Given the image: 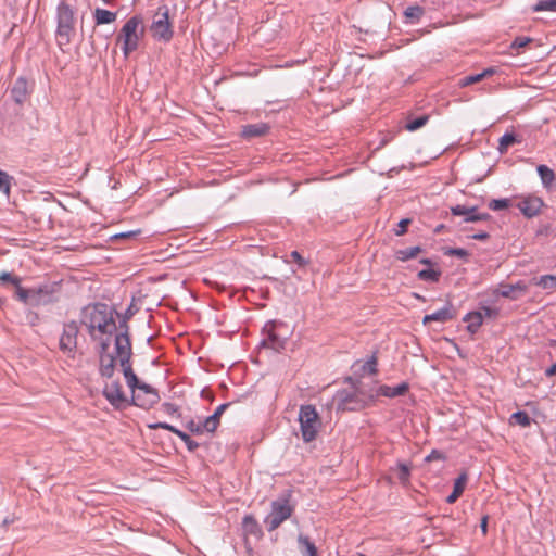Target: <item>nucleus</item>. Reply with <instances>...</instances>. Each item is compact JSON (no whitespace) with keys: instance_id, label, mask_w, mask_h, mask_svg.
<instances>
[{"instance_id":"nucleus-59","label":"nucleus","mask_w":556,"mask_h":556,"mask_svg":"<svg viewBox=\"0 0 556 556\" xmlns=\"http://www.w3.org/2000/svg\"><path fill=\"white\" fill-rule=\"evenodd\" d=\"M488 521H489V516L484 515L481 518V523H480V528H481L483 535H485L488 533Z\"/></svg>"},{"instance_id":"nucleus-3","label":"nucleus","mask_w":556,"mask_h":556,"mask_svg":"<svg viewBox=\"0 0 556 556\" xmlns=\"http://www.w3.org/2000/svg\"><path fill=\"white\" fill-rule=\"evenodd\" d=\"M56 42L60 48L68 46L75 35L76 17L74 9L65 1L56 8Z\"/></svg>"},{"instance_id":"nucleus-61","label":"nucleus","mask_w":556,"mask_h":556,"mask_svg":"<svg viewBox=\"0 0 556 556\" xmlns=\"http://www.w3.org/2000/svg\"><path fill=\"white\" fill-rule=\"evenodd\" d=\"M477 222L489 220L491 215L489 213H478L477 217H475Z\"/></svg>"},{"instance_id":"nucleus-46","label":"nucleus","mask_w":556,"mask_h":556,"mask_svg":"<svg viewBox=\"0 0 556 556\" xmlns=\"http://www.w3.org/2000/svg\"><path fill=\"white\" fill-rule=\"evenodd\" d=\"M187 429L193 434H202L205 430L203 427V422H195L194 420H190L186 425Z\"/></svg>"},{"instance_id":"nucleus-57","label":"nucleus","mask_w":556,"mask_h":556,"mask_svg":"<svg viewBox=\"0 0 556 556\" xmlns=\"http://www.w3.org/2000/svg\"><path fill=\"white\" fill-rule=\"evenodd\" d=\"M230 406V403L220 404L213 414H217V417L220 419L224 412Z\"/></svg>"},{"instance_id":"nucleus-39","label":"nucleus","mask_w":556,"mask_h":556,"mask_svg":"<svg viewBox=\"0 0 556 556\" xmlns=\"http://www.w3.org/2000/svg\"><path fill=\"white\" fill-rule=\"evenodd\" d=\"M488 206L492 211L506 210L510 206V200L509 199H493L489 202Z\"/></svg>"},{"instance_id":"nucleus-17","label":"nucleus","mask_w":556,"mask_h":556,"mask_svg":"<svg viewBox=\"0 0 556 556\" xmlns=\"http://www.w3.org/2000/svg\"><path fill=\"white\" fill-rule=\"evenodd\" d=\"M242 531L244 541L249 536H253L256 540H261L264 535L261 525L253 515H245L242 519Z\"/></svg>"},{"instance_id":"nucleus-26","label":"nucleus","mask_w":556,"mask_h":556,"mask_svg":"<svg viewBox=\"0 0 556 556\" xmlns=\"http://www.w3.org/2000/svg\"><path fill=\"white\" fill-rule=\"evenodd\" d=\"M93 17L97 25L110 24L115 22L117 14L115 12L97 8L93 12Z\"/></svg>"},{"instance_id":"nucleus-41","label":"nucleus","mask_w":556,"mask_h":556,"mask_svg":"<svg viewBox=\"0 0 556 556\" xmlns=\"http://www.w3.org/2000/svg\"><path fill=\"white\" fill-rule=\"evenodd\" d=\"M378 358L376 352L369 357V359L363 365V370L367 371L370 375H376L378 372L377 369Z\"/></svg>"},{"instance_id":"nucleus-55","label":"nucleus","mask_w":556,"mask_h":556,"mask_svg":"<svg viewBox=\"0 0 556 556\" xmlns=\"http://www.w3.org/2000/svg\"><path fill=\"white\" fill-rule=\"evenodd\" d=\"M140 231H128V232H121V233H117L115 236H113L114 239H125V238H130V237H135L136 235H138Z\"/></svg>"},{"instance_id":"nucleus-36","label":"nucleus","mask_w":556,"mask_h":556,"mask_svg":"<svg viewBox=\"0 0 556 556\" xmlns=\"http://www.w3.org/2000/svg\"><path fill=\"white\" fill-rule=\"evenodd\" d=\"M12 179L7 172L0 169V191L7 195L10 194Z\"/></svg>"},{"instance_id":"nucleus-48","label":"nucleus","mask_w":556,"mask_h":556,"mask_svg":"<svg viewBox=\"0 0 556 556\" xmlns=\"http://www.w3.org/2000/svg\"><path fill=\"white\" fill-rule=\"evenodd\" d=\"M412 223L409 218H404L397 224V228L394 230L396 236H403L407 231L408 225Z\"/></svg>"},{"instance_id":"nucleus-49","label":"nucleus","mask_w":556,"mask_h":556,"mask_svg":"<svg viewBox=\"0 0 556 556\" xmlns=\"http://www.w3.org/2000/svg\"><path fill=\"white\" fill-rule=\"evenodd\" d=\"M445 455L439 450H432L431 453L425 458L427 463L434 460H444Z\"/></svg>"},{"instance_id":"nucleus-12","label":"nucleus","mask_w":556,"mask_h":556,"mask_svg":"<svg viewBox=\"0 0 556 556\" xmlns=\"http://www.w3.org/2000/svg\"><path fill=\"white\" fill-rule=\"evenodd\" d=\"M58 285H42L38 288H34V307L41 305H48L58 301L56 292Z\"/></svg>"},{"instance_id":"nucleus-13","label":"nucleus","mask_w":556,"mask_h":556,"mask_svg":"<svg viewBox=\"0 0 556 556\" xmlns=\"http://www.w3.org/2000/svg\"><path fill=\"white\" fill-rule=\"evenodd\" d=\"M99 355V375L101 378L111 379L114 376L116 364H119V356L114 349V354L105 353Z\"/></svg>"},{"instance_id":"nucleus-60","label":"nucleus","mask_w":556,"mask_h":556,"mask_svg":"<svg viewBox=\"0 0 556 556\" xmlns=\"http://www.w3.org/2000/svg\"><path fill=\"white\" fill-rule=\"evenodd\" d=\"M459 496L460 495L458 493H456L455 491H452V493L446 497V502L448 504H453L459 498Z\"/></svg>"},{"instance_id":"nucleus-24","label":"nucleus","mask_w":556,"mask_h":556,"mask_svg":"<svg viewBox=\"0 0 556 556\" xmlns=\"http://www.w3.org/2000/svg\"><path fill=\"white\" fill-rule=\"evenodd\" d=\"M464 321L468 323L467 329L470 333H476L479 328L481 327L483 319H482V312H470L464 317Z\"/></svg>"},{"instance_id":"nucleus-21","label":"nucleus","mask_w":556,"mask_h":556,"mask_svg":"<svg viewBox=\"0 0 556 556\" xmlns=\"http://www.w3.org/2000/svg\"><path fill=\"white\" fill-rule=\"evenodd\" d=\"M451 213L455 216H465L464 220L466 223H476L478 212L477 206H465V205H455L451 207Z\"/></svg>"},{"instance_id":"nucleus-6","label":"nucleus","mask_w":556,"mask_h":556,"mask_svg":"<svg viewBox=\"0 0 556 556\" xmlns=\"http://www.w3.org/2000/svg\"><path fill=\"white\" fill-rule=\"evenodd\" d=\"M299 422L302 439L309 443L317 438L321 427L320 417L314 405H302L299 410Z\"/></svg>"},{"instance_id":"nucleus-4","label":"nucleus","mask_w":556,"mask_h":556,"mask_svg":"<svg viewBox=\"0 0 556 556\" xmlns=\"http://www.w3.org/2000/svg\"><path fill=\"white\" fill-rule=\"evenodd\" d=\"M295 506L291 503V492L287 491L270 504V511L265 517L264 523L267 531L278 529L294 513Z\"/></svg>"},{"instance_id":"nucleus-32","label":"nucleus","mask_w":556,"mask_h":556,"mask_svg":"<svg viewBox=\"0 0 556 556\" xmlns=\"http://www.w3.org/2000/svg\"><path fill=\"white\" fill-rule=\"evenodd\" d=\"M428 121H429V115H427V114H424V115L418 116L416 118L408 117L407 122H406V125H405V128L408 131H416L417 129H419L422 126H425Z\"/></svg>"},{"instance_id":"nucleus-63","label":"nucleus","mask_w":556,"mask_h":556,"mask_svg":"<svg viewBox=\"0 0 556 556\" xmlns=\"http://www.w3.org/2000/svg\"><path fill=\"white\" fill-rule=\"evenodd\" d=\"M420 263L425 264V265H431L432 264V262L429 258H422V260H420Z\"/></svg>"},{"instance_id":"nucleus-15","label":"nucleus","mask_w":556,"mask_h":556,"mask_svg":"<svg viewBox=\"0 0 556 556\" xmlns=\"http://www.w3.org/2000/svg\"><path fill=\"white\" fill-rule=\"evenodd\" d=\"M528 292V286L523 281L514 285L501 283L496 290V294L510 300H519Z\"/></svg>"},{"instance_id":"nucleus-14","label":"nucleus","mask_w":556,"mask_h":556,"mask_svg":"<svg viewBox=\"0 0 556 556\" xmlns=\"http://www.w3.org/2000/svg\"><path fill=\"white\" fill-rule=\"evenodd\" d=\"M543 205V200L536 195H527L517 203V207L528 218L539 215Z\"/></svg>"},{"instance_id":"nucleus-40","label":"nucleus","mask_w":556,"mask_h":556,"mask_svg":"<svg viewBox=\"0 0 556 556\" xmlns=\"http://www.w3.org/2000/svg\"><path fill=\"white\" fill-rule=\"evenodd\" d=\"M176 435L184 441V443L186 444L187 448L190 452H194L199 447V443L192 440L191 437L186 432L179 430L177 431Z\"/></svg>"},{"instance_id":"nucleus-11","label":"nucleus","mask_w":556,"mask_h":556,"mask_svg":"<svg viewBox=\"0 0 556 556\" xmlns=\"http://www.w3.org/2000/svg\"><path fill=\"white\" fill-rule=\"evenodd\" d=\"M78 333L79 328L77 321L71 320L63 325V331L60 338L59 346L60 350L68 356H74L77 348Z\"/></svg>"},{"instance_id":"nucleus-45","label":"nucleus","mask_w":556,"mask_h":556,"mask_svg":"<svg viewBox=\"0 0 556 556\" xmlns=\"http://www.w3.org/2000/svg\"><path fill=\"white\" fill-rule=\"evenodd\" d=\"M0 281L4 283H11L15 287L18 283H21V278L15 275H12L11 273H2L0 275Z\"/></svg>"},{"instance_id":"nucleus-43","label":"nucleus","mask_w":556,"mask_h":556,"mask_svg":"<svg viewBox=\"0 0 556 556\" xmlns=\"http://www.w3.org/2000/svg\"><path fill=\"white\" fill-rule=\"evenodd\" d=\"M467 480H468V477H467V473L466 472H463L460 473L455 482H454V486H453V491H455L456 493H458L459 495L463 494L464 490H465V486H466V483H467Z\"/></svg>"},{"instance_id":"nucleus-10","label":"nucleus","mask_w":556,"mask_h":556,"mask_svg":"<svg viewBox=\"0 0 556 556\" xmlns=\"http://www.w3.org/2000/svg\"><path fill=\"white\" fill-rule=\"evenodd\" d=\"M105 400L116 409L125 408L126 406H130V400L127 399L125 392L123 391L122 383L118 379L113 380L111 382H106L103 387L102 391Z\"/></svg>"},{"instance_id":"nucleus-2","label":"nucleus","mask_w":556,"mask_h":556,"mask_svg":"<svg viewBox=\"0 0 556 556\" xmlns=\"http://www.w3.org/2000/svg\"><path fill=\"white\" fill-rule=\"evenodd\" d=\"M115 311L104 303H93L85 306L80 312V325L87 329L91 340H97L100 334L112 336L117 326L114 318Z\"/></svg>"},{"instance_id":"nucleus-51","label":"nucleus","mask_w":556,"mask_h":556,"mask_svg":"<svg viewBox=\"0 0 556 556\" xmlns=\"http://www.w3.org/2000/svg\"><path fill=\"white\" fill-rule=\"evenodd\" d=\"M162 408L168 415H175L178 413V406L169 402L163 403Z\"/></svg>"},{"instance_id":"nucleus-54","label":"nucleus","mask_w":556,"mask_h":556,"mask_svg":"<svg viewBox=\"0 0 556 556\" xmlns=\"http://www.w3.org/2000/svg\"><path fill=\"white\" fill-rule=\"evenodd\" d=\"M472 239L478 241H485L490 238V235L485 231H480L471 236Z\"/></svg>"},{"instance_id":"nucleus-18","label":"nucleus","mask_w":556,"mask_h":556,"mask_svg":"<svg viewBox=\"0 0 556 556\" xmlns=\"http://www.w3.org/2000/svg\"><path fill=\"white\" fill-rule=\"evenodd\" d=\"M27 96L28 83L25 78L18 77L11 89V97L16 103L22 104L26 101Z\"/></svg>"},{"instance_id":"nucleus-44","label":"nucleus","mask_w":556,"mask_h":556,"mask_svg":"<svg viewBox=\"0 0 556 556\" xmlns=\"http://www.w3.org/2000/svg\"><path fill=\"white\" fill-rule=\"evenodd\" d=\"M444 254L448 256H456L464 260H467L469 256V252L463 248H448L444 251Z\"/></svg>"},{"instance_id":"nucleus-31","label":"nucleus","mask_w":556,"mask_h":556,"mask_svg":"<svg viewBox=\"0 0 556 556\" xmlns=\"http://www.w3.org/2000/svg\"><path fill=\"white\" fill-rule=\"evenodd\" d=\"M534 283L542 289L545 290H555L556 289V276L554 275H543L540 278L533 279Z\"/></svg>"},{"instance_id":"nucleus-37","label":"nucleus","mask_w":556,"mask_h":556,"mask_svg":"<svg viewBox=\"0 0 556 556\" xmlns=\"http://www.w3.org/2000/svg\"><path fill=\"white\" fill-rule=\"evenodd\" d=\"M219 424L220 419L217 417V414H213L205 418V420L203 421V427L206 432L212 433L217 429Z\"/></svg>"},{"instance_id":"nucleus-7","label":"nucleus","mask_w":556,"mask_h":556,"mask_svg":"<svg viewBox=\"0 0 556 556\" xmlns=\"http://www.w3.org/2000/svg\"><path fill=\"white\" fill-rule=\"evenodd\" d=\"M337 409L342 412H357L365 408L374 395H366L357 387L353 391L341 390L336 394Z\"/></svg>"},{"instance_id":"nucleus-9","label":"nucleus","mask_w":556,"mask_h":556,"mask_svg":"<svg viewBox=\"0 0 556 556\" xmlns=\"http://www.w3.org/2000/svg\"><path fill=\"white\" fill-rule=\"evenodd\" d=\"M285 325L282 323L269 321L264 327L265 338L262 341L264 346L270 348L276 352H280L286 348L287 337L280 333L281 328Z\"/></svg>"},{"instance_id":"nucleus-64","label":"nucleus","mask_w":556,"mask_h":556,"mask_svg":"<svg viewBox=\"0 0 556 556\" xmlns=\"http://www.w3.org/2000/svg\"><path fill=\"white\" fill-rule=\"evenodd\" d=\"M104 3L110 4L112 0H102Z\"/></svg>"},{"instance_id":"nucleus-52","label":"nucleus","mask_w":556,"mask_h":556,"mask_svg":"<svg viewBox=\"0 0 556 556\" xmlns=\"http://www.w3.org/2000/svg\"><path fill=\"white\" fill-rule=\"evenodd\" d=\"M480 312H482V318L484 316L494 317L497 315V311L489 306H483Z\"/></svg>"},{"instance_id":"nucleus-50","label":"nucleus","mask_w":556,"mask_h":556,"mask_svg":"<svg viewBox=\"0 0 556 556\" xmlns=\"http://www.w3.org/2000/svg\"><path fill=\"white\" fill-rule=\"evenodd\" d=\"M529 42H531V39L528 37H517L513 43L511 48L519 49L526 47Z\"/></svg>"},{"instance_id":"nucleus-23","label":"nucleus","mask_w":556,"mask_h":556,"mask_svg":"<svg viewBox=\"0 0 556 556\" xmlns=\"http://www.w3.org/2000/svg\"><path fill=\"white\" fill-rule=\"evenodd\" d=\"M298 543H299V547H300V551L303 556H318L317 547L309 540L308 536L300 534L298 536Z\"/></svg>"},{"instance_id":"nucleus-20","label":"nucleus","mask_w":556,"mask_h":556,"mask_svg":"<svg viewBox=\"0 0 556 556\" xmlns=\"http://www.w3.org/2000/svg\"><path fill=\"white\" fill-rule=\"evenodd\" d=\"M270 127L266 123L249 124L242 127V136L247 139L263 137L268 134Z\"/></svg>"},{"instance_id":"nucleus-42","label":"nucleus","mask_w":556,"mask_h":556,"mask_svg":"<svg viewBox=\"0 0 556 556\" xmlns=\"http://www.w3.org/2000/svg\"><path fill=\"white\" fill-rule=\"evenodd\" d=\"M110 337L109 334H100L96 341L98 342V354H105L109 352L110 346Z\"/></svg>"},{"instance_id":"nucleus-28","label":"nucleus","mask_w":556,"mask_h":556,"mask_svg":"<svg viewBox=\"0 0 556 556\" xmlns=\"http://www.w3.org/2000/svg\"><path fill=\"white\" fill-rule=\"evenodd\" d=\"M421 252V248L419 245L409 247L406 249L396 250L394 256L396 260L406 262L408 260L417 257V255Z\"/></svg>"},{"instance_id":"nucleus-29","label":"nucleus","mask_w":556,"mask_h":556,"mask_svg":"<svg viewBox=\"0 0 556 556\" xmlns=\"http://www.w3.org/2000/svg\"><path fill=\"white\" fill-rule=\"evenodd\" d=\"M520 142H521V139L518 138L515 134H513V132H505L500 138L498 151L501 153H505L510 146H513L515 143H520Z\"/></svg>"},{"instance_id":"nucleus-34","label":"nucleus","mask_w":556,"mask_h":556,"mask_svg":"<svg viewBox=\"0 0 556 556\" xmlns=\"http://www.w3.org/2000/svg\"><path fill=\"white\" fill-rule=\"evenodd\" d=\"M424 8L419 5H410L404 11V15L410 20V22H418L424 15Z\"/></svg>"},{"instance_id":"nucleus-35","label":"nucleus","mask_w":556,"mask_h":556,"mask_svg":"<svg viewBox=\"0 0 556 556\" xmlns=\"http://www.w3.org/2000/svg\"><path fill=\"white\" fill-rule=\"evenodd\" d=\"M534 12L549 11L556 12V0H540L533 5Z\"/></svg>"},{"instance_id":"nucleus-27","label":"nucleus","mask_w":556,"mask_h":556,"mask_svg":"<svg viewBox=\"0 0 556 556\" xmlns=\"http://www.w3.org/2000/svg\"><path fill=\"white\" fill-rule=\"evenodd\" d=\"M34 288L25 289L18 283L15 286V298L26 305L34 306Z\"/></svg>"},{"instance_id":"nucleus-53","label":"nucleus","mask_w":556,"mask_h":556,"mask_svg":"<svg viewBox=\"0 0 556 556\" xmlns=\"http://www.w3.org/2000/svg\"><path fill=\"white\" fill-rule=\"evenodd\" d=\"M290 256L292 257V260H294L300 266H304L306 264V262L304 261V258L301 256V254L298 252V251H292Z\"/></svg>"},{"instance_id":"nucleus-1","label":"nucleus","mask_w":556,"mask_h":556,"mask_svg":"<svg viewBox=\"0 0 556 556\" xmlns=\"http://www.w3.org/2000/svg\"><path fill=\"white\" fill-rule=\"evenodd\" d=\"M125 330L115 337V350L119 356V365L128 388L131 390L129 404L143 409H150L160 402V394L152 386L138 379L132 368V345L129 336V326L124 323Z\"/></svg>"},{"instance_id":"nucleus-16","label":"nucleus","mask_w":556,"mask_h":556,"mask_svg":"<svg viewBox=\"0 0 556 556\" xmlns=\"http://www.w3.org/2000/svg\"><path fill=\"white\" fill-rule=\"evenodd\" d=\"M455 317H456V309L454 308L452 303L448 302L441 309H439L432 314L425 315L422 323H424V325H428L431 321L446 323L448 320L454 319Z\"/></svg>"},{"instance_id":"nucleus-33","label":"nucleus","mask_w":556,"mask_h":556,"mask_svg":"<svg viewBox=\"0 0 556 556\" xmlns=\"http://www.w3.org/2000/svg\"><path fill=\"white\" fill-rule=\"evenodd\" d=\"M442 273L439 269H422L418 273V278L422 281L438 282Z\"/></svg>"},{"instance_id":"nucleus-47","label":"nucleus","mask_w":556,"mask_h":556,"mask_svg":"<svg viewBox=\"0 0 556 556\" xmlns=\"http://www.w3.org/2000/svg\"><path fill=\"white\" fill-rule=\"evenodd\" d=\"M148 427L150 429H165V430L173 432L174 434H177V431H179V429H177L176 427H174L167 422L150 424V425H148Z\"/></svg>"},{"instance_id":"nucleus-30","label":"nucleus","mask_w":556,"mask_h":556,"mask_svg":"<svg viewBox=\"0 0 556 556\" xmlns=\"http://www.w3.org/2000/svg\"><path fill=\"white\" fill-rule=\"evenodd\" d=\"M509 422L511 425H519L521 427H529L532 422V418L529 416L528 413L523 412V410H519V412H516L514 413L510 418H509Z\"/></svg>"},{"instance_id":"nucleus-56","label":"nucleus","mask_w":556,"mask_h":556,"mask_svg":"<svg viewBox=\"0 0 556 556\" xmlns=\"http://www.w3.org/2000/svg\"><path fill=\"white\" fill-rule=\"evenodd\" d=\"M244 554H245V556H256V553L254 552L253 547L249 543V540L244 541Z\"/></svg>"},{"instance_id":"nucleus-38","label":"nucleus","mask_w":556,"mask_h":556,"mask_svg":"<svg viewBox=\"0 0 556 556\" xmlns=\"http://www.w3.org/2000/svg\"><path fill=\"white\" fill-rule=\"evenodd\" d=\"M410 477V469L406 464L397 465V479L402 484H407Z\"/></svg>"},{"instance_id":"nucleus-5","label":"nucleus","mask_w":556,"mask_h":556,"mask_svg":"<svg viewBox=\"0 0 556 556\" xmlns=\"http://www.w3.org/2000/svg\"><path fill=\"white\" fill-rule=\"evenodd\" d=\"M144 34V26L142 25V17L140 15L131 16L123 25L117 41L122 42V51L125 58L136 51L139 47V41Z\"/></svg>"},{"instance_id":"nucleus-62","label":"nucleus","mask_w":556,"mask_h":556,"mask_svg":"<svg viewBox=\"0 0 556 556\" xmlns=\"http://www.w3.org/2000/svg\"><path fill=\"white\" fill-rule=\"evenodd\" d=\"M545 375L547 377L556 376V363L553 364L549 368L546 369Z\"/></svg>"},{"instance_id":"nucleus-22","label":"nucleus","mask_w":556,"mask_h":556,"mask_svg":"<svg viewBox=\"0 0 556 556\" xmlns=\"http://www.w3.org/2000/svg\"><path fill=\"white\" fill-rule=\"evenodd\" d=\"M494 73H495V70L492 68V67H489V68L484 70L483 72H481L479 74L468 75V76H465V77L460 78L458 80V86L460 88L468 87L470 85L480 83L485 77L492 76Z\"/></svg>"},{"instance_id":"nucleus-58","label":"nucleus","mask_w":556,"mask_h":556,"mask_svg":"<svg viewBox=\"0 0 556 556\" xmlns=\"http://www.w3.org/2000/svg\"><path fill=\"white\" fill-rule=\"evenodd\" d=\"M131 316H132V312H131V308L129 307L126 312L124 320L119 323V331L116 332L115 336L125 330V327L122 328V325H124V323H127V319L130 318ZM126 325L128 326V324H126Z\"/></svg>"},{"instance_id":"nucleus-25","label":"nucleus","mask_w":556,"mask_h":556,"mask_svg":"<svg viewBox=\"0 0 556 556\" xmlns=\"http://www.w3.org/2000/svg\"><path fill=\"white\" fill-rule=\"evenodd\" d=\"M536 170L542 180L543 186L545 188H551L556 180L555 173L553 172V169H551L547 165H539Z\"/></svg>"},{"instance_id":"nucleus-19","label":"nucleus","mask_w":556,"mask_h":556,"mask_svg":"<svg viewBox=\"0 0 556 556\" xmlns=\"http://www.w3.org/2000/svg\"><path fill=\"white\" fill-rule=\"evenodd\" d=\"M409 390V384L407 382H402L396 387H390V386H380L377 390V396H386V397H396L402 396L407 393Z\"/></svg>"},{"instance_id":"nucleus-8","label":"nucleus","mask_w":556,"mask_h":556,"mask_svg":"<svg viewBox=\"0 0 556 556\" xmlns=\"http://www.w3.org/2000/svg\"><path fill=\"white\" fill-rule=\"evenodd\" d=\"M150 31L157 41L169 42L173 39L174 29L167 5L163 4L157 8L150 25Z\"/></svg>"}]
</instances>
